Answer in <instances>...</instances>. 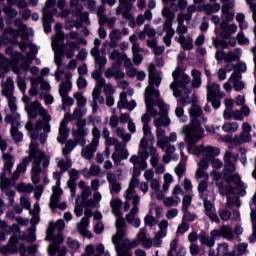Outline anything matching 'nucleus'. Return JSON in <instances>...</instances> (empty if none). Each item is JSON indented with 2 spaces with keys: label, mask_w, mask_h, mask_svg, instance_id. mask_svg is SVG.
I'll return each mask as SVG.
<instances>
[{
  "label": "nucleus",
  "mask_w": 256,
  "mask_h": 256,
  "mask_svg": "<svg viewBox=\"0 0 256 256\" xmlns=\"http://www.w3.org/2000/svg\"><path fill=\"white\" fill-rule=\"evenodd\" d=\"M243 51L241 48H236L234 52H224L223 49H218L215 53L216 61H225V63H233V61H240Z\"/></svg>",
  "instance_id": "24"
},
{
  "label": "nucleus",
  "mask_w": 256,
  "mask_h": 256,
  "mask_svg": "<svg viewBox=\"0 0 256 256\" xmlns=\"http://www.w3.org/2000/svg\"><path fill=\"white\" fill-rule=\"evenodd\" d=\"M19 243V238L17 235H12L10 237L9 243L6 246H2L0 248L1 253H17L19 251V248L17 247V244Z\"/></svg>",
  "instance_id": "38"
},
{
  "label": "nucleus",
  "mask_w": 256,
  "mask_h": 256,
  "mask_svg": "<svg viewBox=\"0 0 256 256\" xmlns=\"http://www.w3.org/2000/svg\"><path fill=\"white\" fill-rule=\"evenodd\" d=\"M2 159L4 161V170L0 174V187L5 189L9 185V181H11L7 176L11 175V171L15 165V158L10 153H3Z\"/></svg>",
  "instance_id": "20"
},
{
  "label": "nucleus",
  "mask_w": 256,
  "mask_h": 256,
  "mask_svg": "<svg viewBox=\"0 0 256 256\" xmlns=\"http://www.w3.org/2000/svg\"><path fill=\"white\" fill-rule=\"evenodd\" d=\"M169 227V222L167 220H162L158 223L159 231L155 234L154 239L152 240L153 247H161L162 239L167 237V229Z\"/></svg>",
  "instance_id": "29"
},
{
  "label": "nucleus",
  "mask_w": 256,
  "mask_h": 256,
  "mask_svg": "<svg viewBox=\"0 0 256 256\" xmlns=\"http://www.w3.org/2000/svg\"><path fill=\"white\" fill-rule=\"evenodd\" d=\"M150 150V163L152 167H157L159 165V155L157 154V148L150 146L148 148Z\"/></svg>",
  "instance_id": "58"
},
{
  "label": "nucleus",
  "mask_w": 256,
  "mask_h": 256,
  "mask_svg": "<svg viewBox=\"0 0 256 256\" xmlns=\"http://www.w3.org/2000/svg\"><path fill=\"white\" fill-rule=\"evenodd\" d=\"M138 155L141 160L147 161V159H149V156L151 155L149 150V144L144 143V146H141V142H140Z\"/></svg>",
  "instance_id": "53"
},
{
  "label": "nucleus",
  "mask_w": 256,
  "mask_h": 256,
  "mask_svg": "<svg viewBox=\"0 0 256 256\" xmlns=\"http://www.w3.org/2000/svg\"><path fill=\"white\" fill-rule=\"evenodd\" d=\"M144 101L146 113L141 117L143 127L149 126L151 117H157V115L159 117H167L169 115V105L163 102L159 91H156L155 94L144 92Z\"/></svg>",
  "instance_id": "5"
},
{
  "label": "nucleus",
  "mask_w": 256,
  "mask_h": 256,
  "mask_svg": "<svg viewBox=\"0 0 256 256\" xmlns=\"http://www.w3.org/2000/svg\"><path fill=\"white\" fill-rule=\"evenodd\" d=\"M56 31V35L52 38V49L54 51V61L57 67H61V63H63V60L61 57H63V42L65 41V34L61 32V29H63V24L56 23L54 27Z\"/></svg>",
  "instance_id": "11"
},
{
  "label": "nucleus",
  "mask_w": 256,
  "mask_h": 256,
  "mask_svg": "<svg viewBox=\"0 0 256 256\" xmlns=\"http://www.w3.org/2000/svg\"><path fill=\"white\" fill-rule=\"evenodd\" d=\"M52 195L50 198V207H57V203H59L61 195H63V189H61V180H56V185L52 187Z\"/></svg>",
  "instance_id": "36"
},
{
  "label": "nucleus",
  "mask_w": 256,
  "mask_h": 256,
  "mask_svg": "<svg viewBox=\"0 0 256 256\" xmlns=\"http://www.w3.org/2000/svg\"><path fill=\"white\" fill-rule=\"evenodd\" d=\"M221 23L220 25H222L223 27H225V25L231 23V21H233V19H235V13L231 12V11H225V10H221Z\"/></svg>",
  "instance_id": "52"
},
{
  "label": "nucleus",
  "mask_w": 256,
  "mask_h": 256,
  "mask_svg": "<svg viewBox=\"0 0 256 256\" xmlns=\"http://www.w3.org/2000/svg\"><path fill=\"white\" fill-rule=\"evenodd\" d=\"M83 175L86 179H89L90 177H99V175H101V167L93 164L89 170H83Z\"/></svg>",
  "instance_id": "49"
},
{
  "label": "nucleus",
  "mask_w": 256,
  "mask_h": 256,
  "mask_svg": "<svg viewBox=\"0 0 256 256\" xmlns=\"http://www.w3.org/2000/svg\"><path fill=\"white\" fill-rule=\"evenodd\" d=\"M30 62H23L20 65L14 64L12 66V71L16 75L17 78V85L21 91V93H25V89H27V85L25 84V77H27V72L29 71Z\"/></svg>",
  "instance_id": "22"
},
{
  "label": "nucleus",
  "mask_w": 256,
  "mask_h": 256,
  "mask_svg": "<svg viewBox=\"0 0 256 256\" xmlns=\"http://www.w3.org/2000/svg\"><path fill=\"white\" fill-rule=\"evenodd\" d=\"M198 11L205 13L206 15H213V13H219L221 11V4H204L198 7Z\"/></svg>",
  "instance_id": "46"
},
{
  "label": "nucleus",
  "mask_w": 256,
  "mask_h": 256,
  "mask_svg": "<svg viewBox=\"0 0 256 256\" xmlns=\"http://www.w3.org/2000/svg\"><path fill=\"white\" fill-rule=\"evenodd\" d=\"M69 137V130L67 129V121L60 122L59 133L57 137L58 143H65Z\"/></svg>",
  "instance_id": "48"
},
{
  "label": "nucleus",
  "mask_w": 256,
  "mask_h": 256,
  "mask_svg": "<svg viewBox=\"0 0 256 256\" xmlns=\"http://www.w3.org/2000/svg\"><path fill=\"white\" fill-rule=\"evenodd\" d=\"M56 161L57 167L61 169L62 173H65V171H67L71 167V160L69 158H67L66 161L61 158H57Z\"/></svg>",
  "instance_id": "63"
},
{
  "label": "nucleus",
  "mask_w": 256,
  "mask_h": 256,
  "mask_svg": "<svg viewBox=\"0 0 256 256\" xmlns=\"http://www.w3.org/2000/svg\"><path fill=\"white\" fill-rule=\"evenodd\" d=\"M77 130L73 132V135H78L81 137H87L89 135V128H87V120L79 119L76 122Z\"/></svg>",
  "instance_id": "45"
},
{
  "label": "nucleus",
  "mask_w": 256,
  "mask_h": 256,
  "mask_svg": "<svg viewBox=\"0 0 256 256\" xmlns=\"http://www.w3.org/2000/svg\"><path fill=\"white\" fill-rule=\"evenodd\" d=\"M162 16L166 19L163 24V31L166 35L163 37V42L166 47H171V39L175 35V29H173V20L175 19V13L171 12L169 7H164L162 10Z\"/></svg>",
  "instance_id": "15"
},
{
  "label": "nucleus",
  "mask_w": 256,
  "mask_h": 256,
  "mask_svg": "<svg viewBox=\"0 0 256 256\" xmlns=\"http://www.w3.org/2000/svg\"><path fill=\"white\" fill-rule=\"evenodd\" d=\"M21 119V116L19 114H14V120L11 116H6L5 121L6 123H11V136L14 139L15 143H21L23 141V133L19 132V120Z\"/></svg>",
  "instance_id": "26"
},
{
  "label": "nucleus",
  "mask_w": 256,
  "mask_h": 256,
  "mask_svg": "<svg viewBox=\"0 0 256 256\" xmlns=\"http://www.w3.org/2000/svg\"><path fill=\"white\" fill-rule=\"evenodd\" d=\"M242 77L243 76L239 72H234L230 76L229 82L232 83L233 89L235 91H243V89H245V84L243 82H241Z\"/></svg>",
  "instance_id": "43"
},
{
  "label": "nucleus",
  "mask_w": 256,
  "mask_h": 256,
  "mask_svg": "<svg viewBox=\"0 0 256 256\" xmlns=\"http://www.w3.org/2000/svg\"><path fill=\"white\" fill-rule=\"evenodd\" d=\"M116 135L119 139H122L124 143H129V141H131V134L125 132L124 128L118 127L116 129Z\"/></svg>",
  "instance_id": "62"
},
{
  "label": "nucleus",
  "mask_w": 256,
  "mask_h": 256,
  "mask_svg": "<svg viewBox=\"0 0 256 256\" xmlns=\"http://www.w3.org/2000/svg\"><path fill=\"white\" fill-rule=\"evenodd\" d=\"M251 141V125L244 122L242 125V133L240 136L234 138L235 145H243V143H249Z\"/></svg>",
  "instance_id": "32"
},
{
  "label": "nucleus",
  "mask_w": 256,
  "mask_h": 256,
  "mask_svg": "<svg viewBox=\"0 0 256 256\" xmlns=\"http://www.w3.org/2000/svg\"><path fill=\"white\" fill-rule=\"evenodd\" d=\"M137 107V102L132 100L131 102L127 101V93L122 92L120 94V99L118 101V108L119 109H127L128 111H133Z\"/></svg>",
  "instance_id": "39"
},
{
  "label": "nucleus",
  "mask_w": 256,
  "mask_h": 256,
  "mask_svg": "<svg viewBox=\"0 0 256 256\" xmlns=\"http://www.w3.org/2000/svg\"><path fill=\"white\" fill-rule=\"evenodd\" d=\"M189 113L193 120L191 124L185 125L182 128V133L186 135L185 141L188 145H196V143H199L205 137V130L201 127L199 121H197V117L203 115V109L197 104H192Z\"/></svg>",
  "instance_id": "6"
},
{
  "label": "nucleus",
  "mask_w": 256,
  "mask_h": 256,
  "mask_svg": "<svg viewBox=\"0 0 256 256\" xmlns=\"http://www.w3.org/2000/svg\"><path fill=\"white\" fill-rule=\"evenodd\" d=\"M71 87H73V85L71 84L70 80H66L65 82L60 84L59 93H60V96L62 97L63 111L66 110L65 107H72V105L75 103L73 98L67 96L69 95V91H71Z\"/></svg>",
  "instance_id": "25"
},
{
  "label": "nucleus",
  "mask_w": 256,
  "mask_h": 256,
  "mask_svg": "<svg viewBox=\"0 0 256 256\" xmlns=\"http://www.w3.org/2000/svg\"><path fill=\"white\" fill-rule=\"evenodd\" d=\"M148 71L149 85L146 87L145 93L155 94V92L159 91V85H161L163 78H161V74H159V72L155 71V64H150Z\"/></svg>",
  "instance_id": "23"
},
{
  "label": "nucleus",
  "mask_w": 256,
  "mask_h": 256,
  "mask_svg": "<svg viewBox=\"0 0 256 256\" xmlns=\"http://www.w3.org/2000/svg\"><path fill=\"white\" fill-rule=\"evenodd\" d=\"M32 163L31 169V181L34 185H38L41 182V176L44 175L43 183L48 185L49 178H47V167L51 163L49 156L45 155V152L39 149V144L32 141L29 148V156L22 159L20 164L17 166L16 171L13 173L12 181H17L21 173L27 171V165Z\"/></svg>",
  "instance_id": "1"
},
{
  "label": "nucleus",
  "mask_w": 256,
  "mask_h": 256,
  "mask_svg": "<svg viewBox=\"0 0 256 256\" xmlns=\"http://www.w3.org/2000/svg\"><path fill=\"white\" fill-rule=\"evenodd\" d=\"M92 142L88 145L82 148L81 155L84 159L91 160L93 159V155L95 154V151H97V148L99 147V139H101V130L97 127H93L92 129Z\"/></svg>",
  "instance_id": "21"
},
{
  "label": "nucleus",
  "mask_w": 256,
  "mask_h": 256,
  "mask_svg": "<svg viewBox=\"0 0 256 256\" xmlns=\"http://www.w3.org/2000/svg\"><path fill=\"white\" fill-rule=\"evenodd\" d=\"M31 89L29 90V94L31 97H35L37 95V87L42 89V91H49L51 89V85H49V82L43 80V77H37L31 79Z\"/></svg>",
  "instance_id": "31"
},
{
  "label": "nucleus",
  "mask_w": 256,
  "mask_h": 256,
  "mask_svg": "<svg viewBox=\"0 0 256 256\" xmlns=\"http://www.w3.org/2000/svg\"><path fill=\"white\" fill-rule=\"evenodd\" d=\"M6 55H9L12 60L5 58L2 54H0V69L3 71H9V67L13 69L14 65H21V61L25 59V56L20 52H13V47L8 46L6 48Z\"/></svg>",
  "instance_id": "17"
},
{
  "label": "nucleus",
  "mask_w": 256,
  "mask_h": 256,
  "mask_svg": "<svg viewBox=\"0 0 256 256\" xmlns=\"http://www.w3.org/2000/svg\"><path fill=\"white\" fill-rule=\"evenodd\" d=\"M172 77L174 81L170 84V89L171 91H173L174 97H180L181 96L180 89H187V85L191 83V78L189 77V75L183 73L180 67H177L173 71Z\"/></svg>",
  "instance_id": "12"
},
{
  "label": "nucleus",
  "mask_w": 256,
  "mask_h": 256,
  "mask_svg": "<svg viewBox=\"0 0 256 256\" xmlns=\"http://www.w3.org/2000/svg\"><path fill=\"white\" fill-rule=\"evenodd\" d=\"M238 130H239V123L237 122H228L222 126V131H224L225 133H235V131H238Z\"/></svg>",
  "instance_id": "60"
},
{
  "label": "nucleus",
  "mask_w": 256,
  "mask_h": 256,
  "mask_svg": "<svg viewBox=\"0 0 256 256\" xmlns=\"http://www.w3.org/2000/svg\"><path fill=\"white\" fill-rule=\"evenodd\" d=\"M123 197L125 199L123 207L124 211H129L131 209V204L132 207H139V201L141 200V198L137 194V191L128 188L127 190H125Z\"/></svg>",
  "instance_id": "27"
},
{
  "label": "nucleus",
  "mask_w": 256,
  "mask_h": 256,
  "mask_svg": "<svg viewBox=\"0 0 256 256\" xmlns=\"http://www.w3.org/2000/svg\"><path fill=\"white\" fill-rule=\"evenodd\" d=\"M224 175L227 176V173H235V163L239 160V155L234 154L231 151H226L224 154Z\"/></svg>",
  "instance_id": "28"
},
{
  "label": "nucleus",
  "mask_w": 256,
  "mask_h": 256,
  "mask_svg": "<svg viewBox=\"0 0 256 256\" xmlns=\"http://www.w3.org/2000/svg\"><path fill=\"white\" fill-rule=\"evenodd\" d=\"M121 64L119 63H112L111 67L108 68L104 75L106 79H125V73L120 69Z\"/></svg>",
  "instance_id": "33"
},
{
  "label": "nucleus",
  "mask_w": 256,
  "mask_h": 256,
  "mask_svg": "<svg viewBox=\"0 0 256 256\" xmlns=\"http://www.w3.org/2000/svg\"><path fill=\"white\" fill-rule=\"evenodd\" d=\"M225 177L228 183H234V185H236L235 188L231 184L226 186V191L228 193L226 206L229 209H233V207L239 208L241 207V200H239V195L244 197V195L247 193L245 191L247 187L245 184H243V182H241V176H239V174H228Z\"/></svg>",
  "instance_id": "8"
},
{
  "label": "nucleus",
  "mask_w": 256,
  "mask_h": 256,
  "mask_svg": "<svg viewBox=\"0 0 256 256\" xmlns=\"http://www.w3.org/2000/svg\"><path fill=\"white\" fill-rule=\"evenodd\" d=\"M16 27H19V30H15L13 28H7L4 30V33L1 37V42L7 45V43H12V45H17L19 41V35H21V42L19 47L21 51H25L27 47H30V52L26 53V57L22 59L21 63H29V67H31V63H33V59H35V55L39 53V46L33 44L29 41V37L33 35V29L27 28V25L22 24L19 26V20L14 22Z\"/></svg>",
  "instance_id": "3"
},
{
  "label": "nucleus",
  "mask_w": 256,
  "mask_h": 256,
  "mask_svg": "<svg viewBox=\"0 0 256 256\" xmlns=\"http://www.w3.org/2000/svg\"><path fill=\"white\" fill-rule=\"evenodd\" d=\"M198 239L201 245H206V247H213L215 245V240L212 237H209L205 232H201Z\"/></svg>",
  "instance_id": "51"
},
{
  "label": "nucleus",
  "mask_w": 256,
  "mask_h": 256,
  "mask_svg": "<svg viewBox=\"0 0 256 256\" xmlns=\"http://www.w3.org/2000/svg\"><path fill=\"white\" fill-rule=\"evenodd\" d=\"M70 7L72 9V15H81V11H83V5L79 4V0H70Z\"/></svg>",
  "instance_id": "59"
},
{
  "label": "nucleus",
  "mask_w": 256,
  "mask_h": 256,
  "mask_svg": "<svg viewBox=\"0 0 256 256\" xmlns=\"http://www.w3.org/2000/svg\"><path fill=\"white\" fill-rule=\"evenodd\" d=\"M57 2L55 0H47L43 8V27L45 33H51V23H53V16L57 15Z\"/></svg>",
  "instance_id": "19"
},
{
  "label": "nucleus",
  "mask_w": 256,
  "mask_h": 256,
  "mask_svg": "<svg viewBox=\"0 0 256 256\" xmlns=\"http://www.w3.org/2000/svg\"><path fill=\"white\" fill-rule=\"evenodd\" d=\"M2 86V94L8 100V107L12 113L10 117H12V121H15V114H17V98L13 96V92L15 91V82H13V78L9 77L5 82L1 83Z\"/></svg>",
  "instance_id": "13"
},
{
  "label": "nucleus",
  "mask_w": 256,
  "mask_h": 256,
  "mask_svg": "<svg viewBox=\"0 0 256 256\" xmlns=\"http://www.w3.org/2000/svg\"><path fill=\"white\" fill-rule=\"evenodd\" d=\"M178 27L176 29L177 35L181 37V35H185L188 31V28L185 24H183V15H178L177 17Z\"/></svg>",
  "instance_id": "56"
},
{
  "label": "nucleus",
  "mask_w": 256,
  "mask_h": 256,
  "mask_svg": "<svg viewBox=\"0 0 256 256\" xmlns=\"http://www.w3.org/2000/svg\"><path fill=\"white\" fill-rule=\"evenodd\" d=\"M204 201V209L207 217L214 223H219V216L215 213V205L208 198H202Z\"/></svg>",
  "instance_id": "34"
},
{
  "label": "nucleus",
  "mask_w": 256,
  "mask_h": 256,
  "mask_svg": "<svg viewBox=\"0 0 256 256\" xmlns=\"http://www.w3.org/2000/svg\"><path fill=\"white\" fill-rule=\"evenodd\" d=\"M66 45L62 42V55L68 59L75 57V51H79V45H87V40L79 38V33L72 31L66 35Z\"/></svg>",
  "instance_id": "10"
},
{
  "label": "nucleus",
  "mask_w": 256,
  "mask_h": 256,
  "mask_svg": "<svg viewBox=\"0 0 256 256\" xmlns=\"http://www.w3.org/2000/svg\"><path fill=\"white\" fill-rule=\"evenodd\" d=\"M207 101L211 103L213 109L221 107V99L225 97V92L221 91V86L218 83L209 82L206 86Z\"/></svg>",
  "instance_id": "16"
},
{
  "label": "nucleus",
  "mask_w": 256,
  "mask_h": 256,
  "mask_svg": "<svg viewBox=\"0 0 256 256\" xmlns=\"http://www.w3.org/2000/svg\"><path fill=\"white\" fill-rule=\"evenodd\" d=\"M145 225H148V227H155L157 225V219L153 217V208H150L148 214L144 218Z\"/></svg>",
  "instance_id": "61"
},
{
  "label": "nucleus",
  "mask_w": 256,
  "mask_h": 256,
  "mask_svg": "<svg viewBox=\"0 0 256 256\" xmlns=\"http://www.w3.org/2000/svg\"><path fill=\"white\" fill-rule=\"evenodd\" d=\"M139 213V206H132L130 212L125 216V219L129 225H133L135 229L141 227V219L137 218L136 215Z\"/></svg>",
  "instance_id": "35"
},
{
  "label": "nucleus",
  "mask_w": 256,
  "mask_h": 256,
  "mask_svg": "<svg viewBox=\"0 0 256 256\" xmlns=\"http://www.w3.org/2000/svg\"><path fill=\"white\" fill-rule=\"evenodd\" d=\"M176 43H179L182 47V49H185L186 51H191L193 49V38L191 36H175Z\"/></svg>",
  "instance_id": "44"
},
{
  "label": "nucleus",
  "mask_w": 256,
  "mask_h": 256,
  "mask_svg": "<svg viewBox=\"0 0 256 256\" xmlns=\"http://www.w3.org/2000/svg\"><path fill=\"white\" fill-rule=\"evenodd\" d=\"M129 158V151L128 150H122L121 152L113 153L112 154V160L115 165H119L121 161Z\"/></svg>",
  "instance_id": "50"
},
{
  "label": "nucleus",
  "mask_w": 256,
  "mask_h": 256,
  "mask_svg": "<svg viewBox=\"0 0 256 256\" xmlns=\"http://www.w3.org/2000/svg\"><path fill=\"white\" fill-rule=\"evenodd\" d=\"M69 180L67 181V187L70 190L71 197H77V181L79 180V170L72 168L69 172Z\"/></svg>",
  "instance_id": "30"
},
{
  "label": "nucleus",
  "mask_w": 256,
  "mask_h": 256,
  "mask_svg": "<svg viewBox=\"0 0 256 256\" xmlns=\"http://www.w3.org/2000/svg\"><path fill=\"white\" fill-rule=\"evenodd\" d=\"M197 101V98L195 95H192V97H189V95H183L180 99H178V105L181 107H187V105H191V103H195Z\"/></svg>",
  "instance_id": "55"
},
{
  "label": "nucleus",
  "mask_w": 256,
  "mask_h": 256,
  "mask_svg": "<svg viewBox=\"0 0 256 256\" xmlns=\"http://www.w3.org/2000/svg\"><path fill=\"white\" fill-rule=\"evenodd\" d=\"M108 55H109V59L111 61H116L114 63H118V65H121L123 61H125V63H127V61L131 63V60H128L127 58V54H125L124 52H120L117 49L112 50L111 52L108 53Z\"/></svg>",
  "instance_id": "41"
},
{
  "label": "nucleus",
  "mask_w": 256,
  "mask_h": 256,
  "mask_svg": "<svg viewBox=\"0 0 256 256\" xmlns=\"http://www.w3.org/2000/svg\"><path fill=\"white\" fill-rule=\"evenodd\" d=\"M220 37L222 39H231V35H235L237 33V25L235 24H220Z\"/></svg>",
  "instance_id": "40"
},
{
  "label": "nucleus",
  "mask_w": 256,
  "mask_h": 256,
  "mask_svg": "<svg viewBox=\"0 0 256 256\" xmlns=\"http://www.w3.org/2000/svg\"><path fill=\"white\" fill-rule=\"evenodd\" d=\"M78 187L81 189V194L76 196L74 213L76 217H81L83 215V207H95V202L89 199L93 193L91 186H87L85 181L81 180L78 182Z\"/></svg>",
  "instance_id": "9"
},
{
  "label": "nucleus",
  "mask_w": 256,
  "mask_h": 256,
  "mask_svg": "<svg viewBox=\"0 0 256 256\" xmlns=\"http://www.w3.org/2000/svg\"><path fill=\"white\" fill-rule=\"evenodd\" d=\"M87 227H89V221L87 218H82L81 221L77 224V230L81 235L84 237H87L88 239H93V234L87 230Z\"/></svg>",
  "instance_id": "47"
},
{
  "label": "nucleus",
  "mask_w": 256,
  "mask_h": 256,
  "mask_svg": "<svg viewBox=\"0 0 256 256\" xmlns=\"http://www.w3.org/2000/svg\"><path fill=\"white\" fill-rule=\"evenodd\" d=\"M207 169H209V161L201 160L196 170V179H209V174L206 172Z\"/></svg>",
  "instance_id": "42"
},
{
  "label": "nucleus",
  "mask_w": 256,
  "mask_h": 256,
  "mask_svg": "<svg viewBox=\"0 0 256 256\" xmlns=\"http://www.w3.org/2000/svg\"><path fill=\"white\" fill-rule=\"evenodd\" d=\"M191 145L192 144H189L188 151L190 153H193V155H197V156L202 155L203 156L202 161H209L210 159H213L214 157H219V155H221V149H219V147H217V146L199 145V146L194 147L193 150H191Z\"/></svg>",
  "instance_id": "18"
},
{
  "label": "nucleus",
  "mask_w": 256,
  "mask_h": 256,
  "mask_svg": "<svg viewBox=\"0 0 256 256\" xmlns=\"http://www.w3.org/2000/svg\"><path fill=\"white\" fill-rule=\"evenodd\" d=\"M187 250L185 247H179V239L175 238L170 242V250L168 251V256H185Z\"/></svg>",
  "instance_id": "37"
},
{
  "label": "nucleus",
  "mask_w": 256,
  "mask_h": 256,
  "mask_svg": "<svg viewBox=\"0 0 256 256\" xmlns=\"http://www.w3.org/2000/svg\"><path fill=\"white\" fill-rule=\"evenodd\" d=\"M151 137H152L151 127L143 126V137L140 141L141 147H144L145 144H149V141L151 140Z\"/></svg>",
  "instance_id": "54"
},
{
  "label": "nucleus",
  "mask_w": 256,
  "mask_h": 256,
  "mask_svg": "<svg viewBox=\"0 0 256 256\" xmlns=\"http://www.w3.org/2000/svg\"><path fill=\"white\" fill-rule=\"evenodd\" d=\"M63 229H65V221L63 219L49 223L46 241H51L48 247V253L51 256H54L56 253H58V256H65L67 253V248L60 246L65 241L62 234Z\"/></svg>",
  "instance_id": "7"
},
{
  "label": "nucleus",
  "mask_w": 256,
  "mask_h": 256,
  "mask_svg": "<svg viewBox=\"0 0 256 256\" xmlns=\"http://www.w3.org/2000/svg\"><path fill=\"white\" fill-rule=\"evenodd\" d=\"M22 101L26 103L25 110L27 111L29 120L26 124V129L33 141L40 140L42 145L47 141V133H51V115L47 114V110L41 107L39 101L29 104V97L24 96ZM39 131H44L39 136Z\"/></svg>",
  "instance_id": "2"
},
{
  "label": "nucleus",
  "mask_w": 256,
  "mask_h": 256,
  "mask_svg": "<svg viewBox=\"0 0 256 256\" xmlns=\"http://www.w3.org/2000/svg\"><path fill=\"white\" fill-rule=\"evenodd\" d=\"M110 207L112 208V213L117 217L116 219V234L112 237V243L113 238L116 237L117 239V245L122 249V251H129V249H135V247H139L140 243L144 242L147 239V232L145 229L141 228L137 237L138 240H129L124 239L127 235V224L125 223V219L121 216V207H123V201L120 199L114 198L110 201Z\"/></svg>",
  "instance_id": "4"
},
{
  "label": "nucleus",
  "mask_w": 256,
  "mask_h": 256,
  "mask_svg": "<svg viewBox=\"0 0 256 256\" xmlns=\"http://www.w3.org/2000/svg\"><path fill=\"white\" fill-rule=\"evenodd\" d=\"M179 203H181V198H179L178 196L167 197L164 199L165 207H177Z\"/></svg>",
  "instance_id": "64"
},
{
  "label": "nucleus",
  "mask_w": 256,
  "mask_h": 256,
  "mask_svg": "<svg viewBox=\"0 0 256 256\" xmlns=\"http://www.w3.org/2000/svg\"><path fill=\"white\" fill-rule=\"evenodd\" d=\"M169 125H171V120L167 115L154 119V126L157 128V147H159V149L162 151H165V146H167V143H169V138L165 137V131L161 127H169Z\"/></svg>",
  "instance_id": "14"
},
{
  "label": "nucleus",
  "mask_w": 256,
  "mask_h": 256,
  "mask_svg": "<svg viewBox=\"0 0 256 256\" xmlns=\"http://www.w3.org/2000/svg\"><path fill=\"white\" fill-rule=\"evenodd\" d=\"M191 75L193 77L192 87L199 89V87H201V72L197 69H194L191 71Z\"/></svg>",
  "instance_id": "57"
}]
</instances>
